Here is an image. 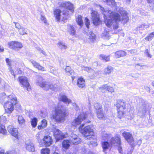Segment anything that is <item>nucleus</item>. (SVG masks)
<instances>
[{"mask_svg": "<svg viewBox=\"0 0 154 154\" xmlns=\"http://www.w3.org/2000/svg\"><path fill=\"white\" fill-rule=\"evenodd\" d=\"M122 16V17L121 19L120 15L118 13L108 10L106 14H104V22L108 27L110 28L112 25L113 20L116 22H119L128 19V17L126 15Z\"/></svg>", "mask_w": 154, "mask_h": 154, "instance_id": "nucleus-1", "label": "nucleus"}, {"mask_svg": "<svg viewBox=\"0 0 154 154\" xmlns=\"http://www.w3.org/2000/svg\"><path fill=\"white\" fill-rule=\"evenodd\" d=\"M55 113L53 116V118L56 122H61L65 120L66 116V109L59 105L55 109Z\"/></svg>", "mask_w": 154, "mask_h": 154, "instance_id": "nucleus-2", "label": "nucleus"}, {"mask_svg": "<svg viewBox=\"0 0 154 154\" xmlns=\"http://www.w3.org/2000/svg\"><path fill=\"white\" fill-rule=\"evenodd\" d=\"M4 101H6L4 105L5 111L8 113L11 112L13 110L14 105L17 103V98L14 96L9 95L8 97H4Z\"/></svg>", "mask_w": 154, "mask_h": 154, "instance_id": "nucleus-3", "label": "nucleus"}, {"mask_svg": "<svg viewBox=\"0 0 154 154\" xmlns=\"http://www.w3.org/2000/svg\"><path fill=\"white\" fill-rule=\"evenodd\" d=\"M36 85L46 90L50 89L54 91H57L59 90L57 84L45 82L43 81V78L40 76L38 77L36 82Z\"/></svg>", "mask_w": 154, "mask_h": 154, "instance_id": "nucleus-4", "label": "nucleus"}, {"mask_svg": "<svg viewBox=\"0 0 154 154\" xmlns=\"http://www.w3.org/2000/svg\"><path fill=\"white\" fill-rule=\"evenodd\" d=\"M138 103L137 104V109L138 112V115L140 116L145 115L146 110L148 109L149 104L148 102L142 98L139 99Z\"/></svg>", "mask_w": 154, "mask_h": 154, "instance_id": "nucleus-5", "label": "nucleus"}, {"mask_svg": "<svg viewBox=\"0 0 154 154\" xmlns=\"http://www.w3.org/2000/svg\"><path fill=\"white\" fill-rule=\"evenodd\" d=\"M84 125V124H82L80 126L79 128V131L85 137L87 138V139L88 138L89 139H91L92 138L91 137L89 138L88 137L90 136H92L94 135V134L93 130L89 125L85 127L82 128Z\"/></svg>", "mask_w": 154, "mask_h": 154, "instance_id": "nucleus-6", "label": "nucleus"}, {"mask_svg": "<svg viewBox=\"0 0 154 154\" xmlns=\"http://www.w3.org/2000/svg\"><path fill=\"white\" fill-rule=\"evenodd\" d=\"M91 15L92 23L94 25L98 26L101 23L102 21L100 18V14L97 11L92 10Z\"/></svg>", "mask_w": 154, "mask_h": 154, "instance_id": "nucleus-7", "label": "nucleus"}, {"mask_svg": "<svg viewBox=\"0 0 154 154\" xmlns=\"http://www.w3.org/2000/svg\"><path fill=\"white\" fill-rule=\"evenodd\" d=\"M8 47L14 51H17L23 47L22 43L17 41H11L8 43Z\"/></svg>", "mask_w": 154, "mask_h": 154, "instance_id": "nucleus-8", "label": "nucleus"}, {"mask_svg": "<svg viewBox=\"0 0 154 154\" xmlns=\"http://www.w3.org/2000/svg\"><path fill=\"white\" fill-rule=\"evenodd\" d=\"M88 116L86 113H83L79 115L78 117L73 121L72 123V125L76 127L77 125L80 124L82 121L85 120Z\"/></svg>", "mask_w": 154, "mask_h": 154, "instance_id": "nucleus-9", "label": "nucleus"}, {"mask_svg": "<svg viewBox=\"0 0 154 154\" xmlns=\"http://www.w3.org/2000/svg\"><path fill=\"white\" fill-rule=\"evenodd\" d=\"M18 79L20 84L23 86L25 87L28 91L30 90V86L28 82L27 77L24 76H21L19 77Z\"/></svg>", "mask_w": 154, "mask_h": 154, "instance_id": "nucleus-10", "label": "nucleus"}, {"mask_svg": "<svg viewBox=\"0 0 154 154\" xmlns=\"http://www.w3.org/2000/svg\"><path fill=\"white\" fill-rule=\"evenodd\" d=\"M122 134L123 136L127 141L128 142L132 147H134L135 146L134 141L132 135L129 133L125 131L123 132Z\"/></svg>", "mask_w": 154, "mask_h": 154, "instance_id": "nucleus-11", "label": "nucleus"}, {"mask_svg": "<svg viewBox=\"0 0 154 154\" xmlns=\"http://www.w3.org/2000/svg\"><path fill=\"white\" fill-rule=\"evenodd\" d=\"M54 136L58 141L65 137V135L58 129L55 128L54 130Z\"/></svg>", "mask_w": 154, "mask_h": 154, "instance_id": "nucleus-12", "label": "nucleus"}, {"mask_svg": "<svg viewBox=\"0 0 154 154\" xmlns=\"http://www.w3.org/2000/svg\"><path fill=\"white\" fill-rule=\"evenodd\" d=\"M126 102L123 100H117L116 106L117 109L125 110L126 109Z\"/></svg>", "mask_w": 154, "mask_h": 154, "instance_id": "nucleus-13", "label": "nucleus"}, {"mask_svg": "<svg viewBox=\"0 0 154 154\" xmlns=\"http://www.w3.org/2000/svg\"><path fill=\"white\" fill-rule=\"evenodd\" d=\"M8 130L11 135L17 139H18V132L16 128H14L12 126L10 125L8 127Z\"/></svg>", "mask_w": 154, "mask_h": 154, "instance_id": "nucleus-14", "label": "nucleus"}, {"mask_svg": "<svg viewBox=\"0 0 154 154\" xmlns=\"http://www.w3.org/2000/svg\"><path fill=\"white\" fill-rule=\"evenodd\" d=\"M61 6L72 12L74 11L73 5L69 2H67L63 3L61 5Z\"/></svg>", "mask_w": 154, "mask_h": 154, "instance_id": "nucleus-15", "label": "nucleus"}, {"mask_svg": "<svg viewBox=\"0 0 154 154\" xmlns=\"http://www.w3.org/2000/svg\"><path fill=\"white\" fill-rule=\"evenodd\" d=\"M26 149L29 151L33 152L35 150L34 145L29 140L26 142Z\"/></svg>", "mask_w": 154, "mask_h": 154, "instance_id": "nucleus-16", "label": "nucleus"}, {"mask_svg": "<svg viewBox=\"0 0 154 154\" xmlns=\"http://www.w3.org/2000/svg\"><path fill=\"white\" fill-rule=\"evenodd\" d=\"M111 138L110 141L111 145L117 146L120 144V139L118 136H115Z\"/></svg>", "mask_w": 154, "mask_h": 154, "instance_id": "nucleus-17", "label": "nucleus"}, {"mask_svg": "<svg viewBox=\"0 0 154 154\" xmlns=\"http://www.w3.org/2000/svg\"><path fill=\"white\" fill-rule=\"evenodd\" d=\"M43 141L44 145L46 146H48L52 144V140L51 137L45 136L43 139Z\"/></svg>", "mask_w": 154, "mask_h": 154, "instance_id": "nucleus-18", "label": "nucleus"}, {"mask_svg": "<svg viewBox=\"0 0 154 154\" xmlns=\"http://www.w3.org/2000/svg\"><path fill=\"white\" fill-rule=\"evenodd\" d=\"M61 13V10L59 9H56L54 11V14L57 22H59L60 20Z\"/></svg>", "mask_w": 154, "mask_h": 154, "instance_id": "nucleus-19", "label": "nucleus"}, {"mask_svg": "<svg viewBox=\"0 0 154 154\" xmlns=\"http://www.w3.org/2000/svg\"><path fill=\"white\" fill-rule=\"evenodd\" d=\"M75 21L78 25L82 27L83 26V21L82 16L80 15H78L75 18Z\"/></svg>", "mask_w": 154, "mask_h": 154, "instance_id": "nucleus-20", "label": "nucleus"}, {"mask_svg": "<svg viewBox=\"0 0 154 154\" xmlns=\"http://www.w3.org/2000/svg\"><path fill=\"white\" fill-rule=\"evenodd\" d=\"M115 54L116 57L117 58H120L125 56L126 53L124 51L120 50L115 52Z\"/></svg>", "mask_w": 154, "mask_h": 154, "instance_id": "nucleus-21", "label": "nucleus"}, {"mask_svg": "<svg viewBox=\"0 0 154 154\" xmlns=\"http://www.w3.org/2000/svg\"><path fill=\"white\" fill-rule=\"evenodd\" d=\"M77 85L80 88H82L85 86L84 79L82 77L79 78L77 80Z\"/></svg>", "mask_w": 154, "mask_h": 154, "instance_id": "nucleus-22", "label": "nucleus"}, {"mask_svg": "<svg viewBox=\"0 0 154 154\" xmlns=\"http://www.w3.org/2000/svg\"><path fill=\"white\" fill-rule=\"evenodd\" d=\"M99 90L104 89L111 93L114 92V90L112 87L107 86L106 85H102L101 87H100L99 88Z\"/></svg>", "mask_w": 154, "mask_h": 154, "instance_id": "nucleus-23", "label": "nucleus"}, {"mask_svg": "<svg viewBox=\"0 0 154 154\" xmlns=\"http://www.w3.org/2000/svg\"><path fill=\"white\" fill-rule=\"evenodd\" d=\"M111 134L107 133L105 131L103 132L102 134V138L104 140H109L111 137Z\"/></svg>", "mask_w": 154, "mask_h": 154, "instance_id": "nucleus-24", "label": "nucleus"}, {"mask_svg": "<svg viewBox=\"0 0 154 154\" xmlns=\"http://www.w3.org/2000/svg\"><path fill=\"white\" fill-rule=\"evenodd\" d=\"M69 32L70 35H71L74 36L76 35V30L73 25L69 26Z\"/></svg>", "mask_w": 154, "mask_h": 154, "instance_id": "nucleus-25", "label": "nucleus"}, {"mask_svg": "<svg viewBox=\"0 0 154 154\" xmlns=\"http://www.w3.org/2000/svg\"><path fill=\"white\" fill-rule=\"evenodd\" d=\"M100 59L102 60L107 62L109 61V56H106L103 54H101L99 55Z\"/></svg>", "mask_w": 154, "mask_h": 154, "instance_id": "nucleus-26", "label": "nucleus"}, {"mask_svg": "<svg viewBox=\"0 0 154 154\" xmlns=\"http://www.w3.org/2000/svg\"><path fill=\"white\" fill-rule=\"evenodd\" d=\"M60 100L66 103H67L68 104L71 102V100L68 99L65 95H62L60 98Z\"/></svg>", "mask_w": 154, "mask_h": 154, "instance_id": "nucleus-27", "label": "nucleus"}, {"mask_svg": "<svg viewBox=\"0 0 154 154\" xmlns=\"http://www.w3.org/2000/svg\"><path fill=\"white\" fill-rule=\"evenodd\" d=\"M96 113L97 117L100 119H103L104 118V116L103 113V111L102 110L100 109L96 111Z\"/></svg>", "mask_w": 154, "mask_h": 154, "instance_id": "nucleus-28", "label": "nucleus"}, {"mask_svg": "<svg viewBox=\"0 0 154 154\" xmlns=\"http://www.w3.org/2000/svg\"><path fill=\"white\" fill-rule=\"evenodd\" d=\"M70 142L69 140H64L63 142L62 145L63 148L67 149L70 146Z\"/></svg>", "mask_w": 154, "mask_h": 154, "instance_id": "nucleus-29", "label": "nucleus"}, {"mask_svg": "<svg viewBox=\"0 0 154 154\" xmlns=\"http://www.w3.org/2000/svg\"><path fill=\"white\" fill-rule=\"evenodd\" d=\"M102 146L103 151L105 152L106 149H107L109 146V144L108 142H103L102 143Z\"/></svg>", "mask_w": 154, "mask_h": 154, "instance_id": "nucleus-30", "label": "nucleus"}, {"mask_svg": "<svg viewBox=\"0 0 154 154\" xmlns=\"http://www.w3.org/2000/svg\"><path fill=\"white\" fill-rule=\"evenodd\" d=\"M118 117L120 119L124 117L125 115V110H120L119 109H118Z\"/></svg>", "mask_w": 154, "mask_h": 154, "instance_id": "nucleus-31", "label": "nucleus"}, {"mask_svg": "<svg viewBox=\"0 0 154 154\" xmlns=\"http://www.w3.org/2000/svg\"><path fill=\"white\" fill-rule=\"evenodd\" d=\"M154 37V32H153L149 34L145 39L146 41H148L151 40Z\"/></svg>", "mask_w": 154, "mask_h": 154, "instance_id": "nucleus-32", "label": "nucleus"}, {"mask_svg": "<svg viewBox=\"0 0 154 154\" xmlns=\"http://www.w3.org/2000/svg\"><path fill=\"white\" fill-rule=\"evenodd\" d=\"M31 125L33 128H35L37 124V119L36 118H34L31 119Z\"/></svg>", "mask_w": 154, "mask_h": 154, "instance_id": "nucleus-33", "label": "nucleus"}, {"mask_svg": "<svg viewBox=\"0 0 154 154\" xmlns=\"http://www.w3.org/2000/svg\"><path fill=\"white\" fill-rule=\"evenodd\" d=\"M7 132V131L5 128V125L2 124H0V133L5 134Z\"/></svg>", "mask_w": 154, "mask_h": 154, "instance_id": "nucleus-34", "label": "nucleus"}, {"mask_svg": "<svg viewBox=\"0 0 154 154\" xmlns=\"http://www.w3.org/2000/svg\"><path fill=\"white\" fill-rule=\"evenodd\" d=\"M18 32L21 35H24L27 34V31L24 28L22 27L18 29Z\"/></svg>", "mask_w": 154, "mask_h": 154, "instance_id": "nucleus-35", "label": "nucleus"}, {"mask_svg": "<svg viewBox=\"0 0 154 154\" xmlns=\"http://www.w3.org/2000/svg\"><path fill=\"white\" fill-rule=\"evenodd\" d=\"M57 45L61 50H65L67 48V46L61 42H59Z\"/></svg>", "mask_w": 154, "mask_h": 154, "instance_id": "nucleus-36", "label": "nucleus"}, {"mask_svg": "<svg viewBox=\"0 0 154 154\" xmlns=\"http://www.w3.org/2000/svg\"><path fill=\"white\" fill-rule=\"evenodd\" d=\"M81 142V139L78 137L70 142V144H77Z\"/></svg>", "mask_w": 154, "mask_h": 154, "instance_id": "nucleus-37", "label": "nucleus"}, {"mask_svg": "<svg viewBox=\"0 0 154 154\" xmlns=\"http://www.w3.org/2000/svg\"><path fill=\"white\" fill-rule=\"evenodd\" d=\"M109 5H115L116 3L115 0H102Z\"/></svg>", "mask_w": 154, "mask_h": 154, "instance_id": "nucleus-38", "label": "nucleus"}, {"mask_svg": "<svg viewBox=\"0 0 154 154\" xmlns=\"http://www.w3.org/2000/svg\"><path fill=\"white\" fill-rule=\"evenodd\" d=\"M90 35L89 36V39L92 41H94L96 38V36L95 34L92 32H90L89 33Z\"/></svg>", "mask_w": 154, "mask_h": 154, "instance_id": "nucleus-39", "label": "nucleus"}, {"mask_svg": "<svg viewBox=\"0 0 154 154\" xmlns=\"http://www.w3.org/2000/svg\"><path fill=\"white\" fill-rule=\"evenodd\" d=\"M5 60L8 66L11 67L12 66L13 61L11 60L8 58H6L5 59Z\"/></svg>", "mask_w": 154, "mask_h": 154, "instance_id": "nucleus-40", "label": "nucleus"}, {"mask_svg": "<svg viewBox=\"0 0 154 154\" xmlns=\"http://www.w3.org/2000/svg\"><path fill=\"white\" fill-rule=\"evenodd\" d=\"M50 150L48 148H43L41 150V154H49Z\"/></svg>", "mask_w": 154, "mask_h": 154, "instance_id": "nucleus-41", "label": "nucleus"}, {"mask_svg": "<svg viewBox=\"0 0 154 154\" xmlns=\"http://www.w3.org/2000/svg\"><path fill=\"white\" fill-rule=\"evenodd\" d=\"M85 23L86 27L88 29L90 25V21L89 19L87 17L85 18Z\"/></svg>", "mask_w": 154, "mask_h": 154, "instance_id": "nucleus-42", "label": "nucleus"}, {"mask_svg": "<svg viewBox=\"0 0 154 154\" xmlns=\"http://www.w3.org/2000/svg\"><path fill=\"white\" fill-rule=\"evenodd\" d=\"M18 120L19 123L20 124H23L25 122L24 119L22 116H19L18 118Z\"/></svg>", "mask_w": 154, "mask_h": 154, "instance_id": "nucleus-43", "label": "nucleus"}, {"mask_svg": "<svg viewBox=\"0 0 154 154\" xmlns=\"http://www.w3.org/2000/svg\"><path fill=\"white\" fill-rule=\"evenodd\" d=\"M1 120V123L4 124L7 121V119L6 118L5 116H0Z\"/></svg>", "mask_w": 154, "mask_h": 154, "instance_id": "nucleus-44", "label": "nucleus"}, {"mask_svg": "<svg viewBox=\"0 0 154 154\" xmlns=\"http://www.w3.org/2000/svg\"><path fill=\"white\" fill-rule=\"evenodd\" d=\"M78 137V136L76 134H71L70 136L69 140H70V142H71V141H72L73 140H74L75 139H76Z\"/></svg>", "mask_w": 154, "mask_h": 154, "instance_id": "nucleus-45", "label": "nucleus"}, {"mask_svg": "<svg viewBox=\"0 0 154 154\" xmlns=\"http://www.w3.org/2000/svg\"><path fill=\"white\" fill-rule=\"evenodd\" d=\"M94 106L97 111L101 109L102 108L101 105L98 103H95Z\"/></svg>", "mask_w": 154, "mask_h": 154, "instance_id": "nucleus-46", "label": "nucleus"}, {"mask_svg": "<svg viewBox=\"0 0 154 154\" xmlns=\"http://www.w3.org/2000/svg\"><path fill=\"white\" fill-rule=\"evenodd\" d=\"M88 144L90 146V147H91L93 146H96L97 145V142L93 141H91L88 142Z\"/></svg>", "mask_w": 154, "mask_h": 154, "instance_id": "nucleus-47", "label": "nucleus"}, {"mask_svg": "<svg viewBox=\"0 0 154 154\" xmlns=\"http://www.w3.org/2000/svg\"><path fill=\"white\" fill-rule=\"evenodd\" d=\"M112 70V68H105L104 70L105 74H109Z\"/></svg>", "mask_w": 154, "mask_h": 154, "instance_id": "nucleus-48", "label": "nucleus"}, {"mask_svg": "<svg viewBox=\"0 0 154 154\" xmlns=\"http://www.w3.org/2000/svg\"><path fill=\"white\" fill-rule=\"evenodd\" d=\"M65 71L66 73H68V75H72L74 72L73 70H72L71 68H65Z\"/></svg>", "mask_w": 154, "mask_h": 154, "instance_id": "nucleus-49", "label": "nucleus"}, {"mask_svg": "<svg viewBox=\"0 0 154 154\" xmlns=\"http://www.w3.org/2000/svg\"><path fill=\"white\" fill-rule=\"evenodd\" d=\"M47 121L45 119H43L42 121V126L43 128L46 127L47 125Z\"/></svg>", "mask_w": 154, "mask_h": 154, "instance_id": "nucleus-50", "label": "nucleus"}, {"mask_svg": "<svg viewBox=\"0 0 154 154\" xmlns=\"http://www.w3.org/2000/svg\"><path fill=\"white\" fill-rule=\"evenodd\" d=\"M40 19L42 21H43L44 23L47 24V21L45 17L43 15H41Z\"/></svg>", "mask_w": 154, "mask_h": 154, "instance_id": "nucleus-51", "label": "nucleus"}, {"mask_svg": "<svg viewBox=\"0 0 154 154\" xmlns=\"http://www.w3.org/2000/svg\"><path fill=\"white\" fill-rule=\"evenodd\" d=\"M63 14L65 17H67L69 16V12L67 10H63Z\"/></svg>", "mask_w": 154, "mask_h": 154, "instance_id": "nucleus-52", "label": "nucleus"}, {"mask_svg": "<svg viewBox=\"0 0 154 154\" xmlns=\"http://www.w3.org/2000/svg\"><path fill=\"white\" fill-rule=\"evenodd\" d=\"M84 70L87 71L88 73H93L94 72L93 70L91 68H85Z\"/></svg>", "mask_w": 154, "mask_h": 154, "instance_id": "nucleus-53", "label": "nucleus"}, {"mask_svg": "<svg viewBox=\"0 0 154 154\" xmlns=\"http://www.w3.org/2000/svg\"><path fill=\"white\" fill-rule=\"evenodd\" d=\"M129 112L130 114L131 117L132 118H134L135 116L134 111L133 110H131L129 111Z\"/></svg>", "mask_w": 154, "mask_h": 154, "instance_id": "nucleus-54", "label": "nucleus"}, {"mask_svg": "<svg viewBox=\"0 0 154 154\" xmlns=\"http://www.w3.org/2000/svg\"><path fill=\"white\" fill-rule=\"evenodd\" d=\"M14 23L15 24L16 27L18 29L20 28H21L20 24L18 23L14 22Z\"/></svg>", "mask_w": 154, "mask_h": 154, "instance_id": "nucleus-55", "label": "nucleus"}, {"mask_svg": "<svg viewBox=\"0 0 154 154\" xmlns=\"http://www.w3.org/2000/svg\"><path fill=\"white\" fill-rule=\"evenodd\" d=\"M117 145L119 146L118 150L119 152L120 153H122V147L121 146V143Z\"/></svg>", "mask_w": 154, "mask_h": 154, "instance_id": "nucleus-56", "label": "nucleus"}, {"mask_svg": "<svg viewBox=\"0 0 154 154\" xmlns=\"http://www.w3.org/2000/svg\"><path fill=\"white\" fill-rule=\"evenodd\" d=\"M152 120H148V123L146 125L148 126H150L152 125V123L151 122Z\"/></svg>", "mask_w": 154, "mask_h": 154, "instance_id": "nucleus-57", "label": "nucleus"}, {"mask_svg": "<svg viewBox=\"0 0 154 154\" xmlns=\"http://www.w3.org/2000/svg\"><path fill=\"white\" fill-rule=\"evenodd\" d=\"M141 142L142 141L140 139L138 140L137 142V145H138L139 146L141 143Z\"/></svg>", "mask_w": 154, "mask_h": 154, "instance_id": "nucleus-58", "label": "nucleus"}, {"mask_svg": "<svg viewBox=\"0 0 154 154\" xmlns=\"http://www.w3.org/2000/svg\"><path fill=\"white\" fill-rule=\"evenodd\" d=\"M119 25L118 24L114 25L113 26V29L114 30H116L117 29L119 28Z\"/></svg>", "mask_w": 154, "mask_h": 154, "instance_id": "nucleus-59", "label": "nucleus"}, {"mask_svg": "<svg viewBox=\"0 0 154 154\" xmlns=\"http://www.w3.org/2000/svg\"><path fill=\"white\" fill-rule=\"evenodd\" d=\"M5 150L0 147V154H4Z\"/></svg>", "mask_w": 154, "mask_h": 154, "instance_id": "nucleus-60", "label": "nucleus"}, {"mask_svg": "<svg viewBox=\"0 0 154 154\" xmlns=\"http://www.w3.org/2000/svg\"><path fill=\"white\" fill-rule=\"evenodd\" d=\"M10 71L11 72V73L12 75H13L15 77V75L14 74V71L12 69V68H10Z\"/></svg>", "mask_w": 154, "mask_h": 154, "instance_id": "nucleus-61", "label": "nucleus"}, {"mask_svg": "<svg viewBox=\"0 0 154 154\" xmlns=\"http://www.w3.org/2000/svg\"><path fill=\"white\" fill-rule=\"evenodd\" d=\"M144 88H145V89L147 91L150 92V89L148 86H145Z\"/></svg>", "mask_w": 154, "mask_h": 154, "instance_id": "nucleus-62", "label": "nucleus"}, {"mask_svg": "<svg viewBox=\"0 0 154 154\" xmlns=\"http://www.w3.org/2000/svg\"><path fill=\"white\" fill-rule=\"evenodd\" d=\"M34 63V64L33 63V64H34L33 66L35 67H39L40 66L39 64L37 63H35V62Z\"/></svg>", "mask_w": 154, "mask_h": 154, "instance_id": "nucleus-63", "label": "nucleus"}, {"mask_svg": "<svg viewBox=\"0 0 154 154\" xmlns=\"http://www.w3.org/2000/svg\"><path fill=\"white\" fill-rule=\"evenodd\" d=\"M4 49L3 47H1L0 46V52H3L4 51Z\"/></svg>", "mask_w": 154, "mask_h": 154, "instance_id": "nucleus-64", "label": "nucleus"}]
</instances>
